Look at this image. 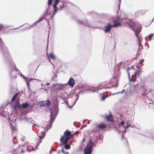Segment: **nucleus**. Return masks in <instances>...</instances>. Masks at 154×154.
Segmentation results:
<instances>
[{
	"mask_svg": "<svg viewBox=\"0 0 154 154\" xmlns=\"http://www.w3.org/2000/svg\"><path fill=\"white\" fill-rule=\"evenodd\" d=\"M71 132L68 131H66L64 133L63 135L60 139V141L62 144H65L64 147L66 149H69L70 148V146L69 145L66 144L69 140L71 137L70 135Z\"/></svg>",
	"mask_w": 154,
	"mask_h": 154,
	"instance_id": "f257e3e1",
	"label": "nucleus"
},
{
	"mask_svg": "<svg viewBox=\"0 0 154 154\" xmlns=\"http://www.w3.org/2000/svg\"><path fill=\"white\" fill-rule=\"evenodd\" d=\"M50 112L51 115L50 124L49 125H48L47 127L48 129L46 131H47V130L51 128V124L53 122L54 119V118L53 116L54 115L56 116L58 112V108H57V107H55L54 109L52 112H51V111H50Z\"/></svg>",
	"mask_w": 154,
	"mask_h": 154,
	"instance_id": "f03ea898",
	"label": "nucleus"
},
{
	"mask_svg": "<svg viewBox=\"0 0 154 154\" xmlns=\"http://www.w3.org/2000/svg\"><path fill=\"white\" fill-rule=\"evenodd\" d=\"M93 146V143L92 142H90L89 143L84 149V154H91L92 153V149Z\"/></svg>",
	"mask_w": 154,
	"mask_h": 154,
	"instance_id": "7ed1b4c3",
	"label": "nucleus"
},
{
	"mask_svg": "<svg viewBox=\"0 0 154 154\" xmlns=\"http://www.w3.org/2000/svg\"><path fill=\"white\" fill-rule=\"evenodd\" d=\"M130 28L134 31L135 35L138 38L137 34H138L141 31L140 26L139 25L138 27L137 28H136V26L134 23H132L130 26Z\"/></svg>",
	"mask_w": 154,
	"mask_h": 154,
	"instance_id": "20e7f679",
	"label": "nucleus"
},
{
	"mask_svg": "<svg viewBox=\"0 0 154 154\" xmlns=\"http://www.w3.org/2000/svg\"><path fill=\"white\" fill-rule=\"evenodd\" d=\"M66 84H62L57 83L56 84H53L52 86V88L55 87L57 91L61 90H63L65 86L66 85Z\"/></svg>",
	"mask_w": 154,
	"mask_h": 154,
	"instance_id": "39448f33",
	"label": "nucleus"
},
{
	"mask_svg": "<svg viewBox=\"0 0 154 154\" xmlns=\"http://www.w3.org/2000/svg\"><path fill=\"white\" fill-rule=\"evenodd\" d=\"M29 143V142L28 141L26 142L23 145H20L17 149L18 152L19 153H24L25 151H23V149H24L25 147L24 146H25L28 144Z\"/></svg>",
	"mask_w": 154,
	"mask_h": 154,
	"instance_id": "423d86ee",
	"label": "nucleus"
},
{
	"mask_svg": "<svg viewBox=\"0 0 154 154\" xmlns=\"http://www.w3.org/2000/svg\"><path fill=\"white\" fill-rule=\"evenodd\" d=\"M38 104L40 106H45L49 107L50 105V102L48 100L46 101H42L39 102Z\"/></svg>",
	"mask_w": 154,
	"mask_h": 154,
	"instance_id": "0eeeda50",
	"label": "nucleus"
},
{
	"mask_svg": "<svg viewBox=\"0 0 154 154\" xmlns=\"http://www.w3.org/2000/svg\"><path fill=\"white\" fill-rule=\"evenodd\" d=\"M21 120H25V121H28V122L32 124H34L35 122L34 121L32 120L31 119L28 118L25 116H22L20 117Z\"/></svg>",
	"mask_w": 154,
	"mask_h": 154,
	"instance_id": "6e6552de",
	"label": "nucleus"
},
{
	"mask_svg": "<svg viewBox=\"0 0 154 154\" xmlns=\"http://www.w3.org/2000/svg\"><path fill=\"white\" fill-rule=\"evenodd\" d=\"M113 27L112 25L109 24L105 27V29L104 30V31L106 33L108 32H110L111 28Z\"/></svg>",
	"mask_w": 154,
	"mask_h": 154,
	"instance_id": "1a4fd4ad",
	"label": "nucleus"
},
{
	"mask_svg": "<svg viewBox=\"0 0 154 154\" xmlns=\"http://www.w3.org/2000/svg\"><path fill=\"white\" fill-rule=\"evenodd\" d=\"M14 109L16 110L19 109L21 107V106L19 104V102L18 100L15 102V104L14 105Z\"/></svg>",
	"mask_w": 154,
	"mask_h": 154,
	"instance_id": "9d476101",
	"label": "nucleus"
},
{
	"mask_svg": "<svg viewBox=\"0 0 154 154\" xmlns=\"http://www.w3.org/2000/svg\"><path fill=\"white\" fill-rule=\"evenodd\" d=\"M68 83L69 86L73 87L75 84V80L73 78H71L69 80Z\"/></svg>",
	"mask_w": 154,
	"mask_h": 154,
	"instance_id": "9b49d317",
	"label": "nucleus"
},
{
	"mask_svg": "<svg viewBox=\"0 0 154 154\" xmlns=\"http://www.w3.org/2000/svg\"><path fill=\"white\" fill-rule=\"evenodd\" d=\"M106 125L103 123L98 125L97 126V128L99 129H103L106 127Z\"/></svg>",
	"mask_w": 154,
	"mask_h": 154,
	"instance_id": "f8f14e48",
	"label": "nucleus"
},
{
	"mask_svg": "<svg viewBox=\"0 0 154 154\" xmlns=\"http://www.w3.org/2000/svg\"><path fill=\"white\" fill-rule=\"evenodd\" d=\"M121 23L119 22H117L116 20L114 21V24L112 25L113 27H117L121 26Z\"/></svg>",
	"mask_w": 154,
	"mask_h": 154,
	"instance_id": "ddd939ff",
	"label": "nucleus"
},
{
	"mask_svg": "<svg viewBox=\"0 0 154 154\" xmlns=\"http://www.w3.org/2000/svg\"><path fill=\"white\" fill-rule=\"evenodd\" d=\"M106 119L109 121L112 122L113 121L112 117L111 114H110L109 115L106 116Z\"/></svg>",
	"mask_w": 154,
	"mask_h": 154,
	"instance_id": "4468645a",
	"label": "nucleus"
},
{
	"mask_svg": "<svg viewBox=\"0 0 154 154\" xmlns=\"http://www.w3.org/2000/svg\"><path fill=\"white\" fill-rule=\"evenodd\" d=\"M10 127L13 131L16 129V125L15 123H10Z\"/></svg>",
	"mask_w": 154,
	"mask_h": 154,
	"instance_id": "2eb2a0df",
	"label": "nucleus"
},
{
	"mask_svg": "<svg viewBox=\"0 0 154 154\" xmlns=\"http://www.w3.org/2000/svg\"><path fill=\"white\" fill-rule=\"evenodd\" d=\"M47 55L48 57H50L53 60L55 59V56L53 53H51L49 55L47 54Z\"/></svg>",
	"mask_w": 154,
	"mask_h": 154,
	"instance_id": "dca6fc26",
	"label": "nucleus"
},
{
	"mask_svg": "<svg viewBox=\"0 0 154 154\" xmlns=\"http://www.w3.org/2000/svg\"><path fill=\"white\" fill-rule=\"evenodd\" d=\"M127 126L125 127L124 126L125 129V131H126V129L127 128H128L130 126L131 124V123L130 121H127Z\"/></svg>",
	"mask_w": 154,
	"mask_h": 154,
	"instance_id": "f3484780",
	"label": "nucleus"
},
{
	"mask_svg": "<svg viewBox=\"0 0 154 154\" xmlns=\"http://www.w3.org/2000/svg\"><path fill=\"white\" fill-rule=\"evenodd\" d=\"M29 104L28 103H23L21 106L23 108H26L29 106Z\"/></svg>",
	"mask_w": 154,
	"mask_h": 154,
	"instance_id": "a211bd4d",
	"label": "nucleus"
},
{
	"mask_svg": "<svg viewBox=\"0 0 154 154\" xmlns=\"http://www.w3.org/2000/svg\"><path fill=\"white\" fill-rule=\"evenodd\" d=\"M53 7V14L54 15L56 13V12L57 11V6Z\"/></svg>",
	"mask_w": 154,
	"mask_h": 154,
	"instance_id": "6ab92c4d",
	"label": "nucleus"
},
{
	"mask_svg": "<svg viewBox=\"0 0 154 154\" xmlns=\"http://www.w3.org/2000/svg\"><path fill=\"white\" fill-rule=\"evenodd\" d=\"M153 34L151 33L147 37L149 38V41L151 40L153 36Z\"/></svg>",
	"mask_w": 154,
	"mask_h": 154,
	"instance_id": "aec40b11",
	"label": "nucleus"
},
{
	"mask_svg": "<svg viewBox=\"0 0 154 154\" xmlns=\"http://www.w3.org/2000/svg\"><path fill=\"white\" fill-rule=\"evenodd\" d=\"M75 97H76V99L75 100V101L73 103V106L75 104V103L76 102L78 98H79V95L76 94L75 95Z\"/></svg>",
	"mask_w": 154,
	"mask_h": 154,
	"instance_id": "412c9836",
	"label": "nucleus"
},
{
	"mask_svg": "<svg viewBox=\"0 0 154 154\" xmlns=\"http://www.w3.org/2000/svg\"><path fill=\"white\" fill-rule=\"evenodd\" d=\"M59 1V0H55V3L54 5H53V7H56Z\"/></svg>",
	"mask_w": 154,
	"mask_h": 154,
	"instance_id": "4be33fe9",
	"label": "nucleus"
},
{
	"mask_svg": "<svg viewBox=\"0 0 154 154\" xmlns=\"http://www.w3.org/2000/svg\"><path fill=\"white\" fill-rule=\"evenodd\" d=\"M18 94L17 93L13 97L11 100V101H14L15 99L17 96Z\"/></svg>",
	"mask_w": 154,
	"mask_h": 154,
	"instance_id": "5701e85b",
	"label": "nucleus"
},
{
	"mask_svg": "<svg viewBox=\"0 0 154 154\" xmlns=\"http://www.w3.org/2000/svg\"><path fill=\"white\" fill-rule=\"evenodd\" d=\"M38 22L37 21H36L34 23H33L32 25H31V26H30V27H33V26H35L36 25V24L38 23Z\"/></svg>",
	"mask_w": 154,
	"mask_h": 154,
	"instance_id": "b1692460",
	"label": "nucleus"
},
{
	"mask_svg": "<svg viewBox=\"0 0 154 154\" xmlns=\"http://www.w3.org/2000/svg\"><path fill=\"white\" fill-rule=\"evenodd\" d=\"M138 45L139 46V48H140V46L141 45V42H140L139 38H138Z\"/></svg>",
	"mask_w": 154,
	"mask_h": 154,
	"instance_id": "393cba45",
	"label": "nucleus"
},
{
	"mask_svg": "<svg viewBox=\"0 0 154 154\" xmlns=\"http://www.w3.org/2000/svg\"><path fill=\"white\" fill-rule=\"evenodd\" d=\"M52 0H48V5H50L52 3Z\"/></svg>",
	"mask_w": 154,
	"mask_h": 154,
	"instance_id": "a878e982",
	"label": "nucleus"
},
{
	"mask_svg": "<svg viewBox=\"0 0 154 154\" xmlns=\"http://www.w3.org/2000/svg\"><path fill=\"white\" fill-rule=\"evenodd\" d=\"M48 8L47 11H46L45 12H44L43 13L42 16H44V17H45L46 15L47 14V13H48Z\"/></svg>",
	"mask_w": 154,
	"mask_h": 154,
	"instance_id": "bb28decb",
	"label": "nucleus"
},
{
	"mask_svg": "<svg viewBox=\"0 0 154 154\" xmlns=\"http://www.w3.org/2000/svg\"><path fill=\"white\" fill-rule=\"evenodd\" d=\"M45 135V133L44 132H42V135L41 137V138H42L41 139H41L43 138L44 137Z\"/></svg>",
	"mask_w": 154,
	"mask_h": 154,
	"instance_id": "cd10ccee",
	"label": "nucleus"
},
{
	"mask_svg": "<svg viewBox=\"0 0 154 154\" xmlns=\"http://www.w3.org/2000/svg\"><path fill=\"white\" fill-rule=\"evenodd\" d=\"M44 16H42V17H41L38 21H37L38 23L42 21L44 19Z\"/></svg>",
	"mask_w": 154,
	"mask_h": 154,
	"instance_id": "c85d7f7f",
	"label": "nucleus"
},
{
	"mask_svg": "<svg viewBox=\"0 0 154 154\" xmlns=\"http://www.w3.org/2000/svg\"><path fill=\"white\" fill-rule=\"evenodd\" d=\"M130 69L129 68H128L127 69V72L128 73V78H129V79L130 77V73L129 72H128V70H129Z\"/></svg>",
	"mask_w": 154,
	"mask_h": 154,
	"instance_id": "c756f323",
	"label": "nucleus"
},
{
	"mask_svg": "<svg viewBox=\"0 0 154 154\" xmlns=\"http://www.w3.org/2000/svg\"><path fill=\"white\" fill-rule=\"evenodd\" d=\"M24 79L26 81V82H30L29 80V78H28L26 77V79Z\"/></svg>",
	"mask_w": 154,
	"mask_h": 154,
	"instance_id": "7c9ffc66",
	"label": "nucleus"
},
{
	"mask_svg": "<svg viewBox=\"0 0 154 154\" xmlns=\"http://www.w3.org/2000/svg\"><path fill=\"white\" fill-rule=\"evenodd\" d=\"M29 82H26V85H27V86L28 88H29V87L30 86V85H29Z\"/></svg>",
	"mask_w": 154,
	"mask_h": 154,
	"instance_id": "2f4dec72",
	"label": "nucleus"
},
{
	"mask_svg": "<svg viewBox=\"0 0 154 154\" xmlns=\"http://www.w3.org/2000/svg\"><path fill=\"white\" fill-rule=\"evenodd\" d=\"M105 98H106L104 97L101 98L100 100L102 101H103L105 100Z\"/></svg>",
	"mask_w": 154,
	"mask_h": 154,
	"instance_id": "473e14b6",
	"label": "nucleus"
},
{
	"mask_svg": "<svg viewBox=\"0 0 154 154\" xmlns=\"http://www.w3.org/2000/svg\"><path fill=\"white\" fill-rule=\"evenodd\" d=\"M21 76L22 77V78L23 79H26V77H25V76H24L22 74H20Z\"/></svg>",
	"mask_w": 154,
	"mask_h": 154,
	"instance_id": "72a5a7b5",
	"label": "nucleus"
},
{
	"mask_svg": "<svg viewBox=\"0 0 154 154\" xmlns=\"http://www.w3.org/2000/svg\"><path fill=\"white\" fill-rule=\"evenodd\" d=\"M134 75H132V79H131V81H132L133 80H134Z\"/></svg>",
	"mask_w": 154,
	"mask_h": 154,
	"instance_id": "f704fd0d",
	"label": "nucleus"
},
{
	"mask_svg": "<svg viewBox=\"0 0 154 154\" xmlns=\"http://www.w3.org/2000/svg\"><path fill=\"white\" fill-rule=\"evenodd\" d=\"M146 94V91H145L142 94V96H144Z\"/></svg>",
	"mask_w": 154,
	"mask_h": 154,
	"instance_id": "c9c22d12",
	"label": "nucleus"
},
{
	"mask_svg": "<svg viewBox=\"0 0 154 154\" xmlns=\"http://www.w3.org/2000/svg\"><path fill=\"white\" fill-rule=\"evenodd\" d=\"M64 6V4H63V5L62 6H60V10H62V8H63V7Z\"/></svg>",
	"mask_w": 154,
	"mask_h": 154,
	"instance_id": "e433bc0d",
	"label": "nucleus"
},
{
	"mask_svg": "<svg viewBox=\"0 0 154 154\" xmlns=\"http://www.w3.org/2000/svg\"><path fill=\"white\" fill-rule=\"evenodd\" d=\"M124 123V121H122L120 123V125H123Z\"/></svg>",
	"mask_w": 154,
	"mask_h": 154,
	"instance_id": "4c0bfd02",
	"label": "nucleus"
},
{
	"mask_svg": "<svg viewBox=\"0 0 154 154\" xmlns=\"http://www.w3.org/2000/svg\"><path fill=\"white\" fill-rule=\"evenodd\" d=\"M78 22L79 23H80V24H81L82 23V22L80 21H78Z\"/></svg>",
	"mask_w": 154,
	"mask_h": 154,
	"instance_id": "58836bf2",
	"label": "nucleus"
},
{
	"mask_svg": "<svg viewBox=\"0 0 154 154\" xmlns=\"http://www.w3.org/2000/svg\"><path fill=\"white\" fill-rule=\"evenodd\" d=\"M33 79H34V80H36V79H29V80H30V81H31L32 80H33Z\"/></svg>",
	"mask_w": 154,
	"mask_h": 154,
	"instance_id": "ea45409f",
	"label": "nucleus"
},
{
	"mask_svg": "<svg viewBox=\"0 0 154 154\" xmlns=\"http://www.w3.org/2000/svg\"><path fill=\"white\" fill-rule=\"evenodd\" d=\"M91 91L94 92H95L96 91L95 90H93Z\"/></svg>",
	"mask_w": 154,
	"mask_h": 154,
	"instance_id": "a19ab883",
	"label": "nucleus"
},
{
	"mask_svg": "<svg viewBox=\"0 0 154 154\" xmlns=\"http://www.w3.org/2000/svg\"><path fill=\"white\" fill-rule=\"evenodd\" d=\"M39 143H38L36 146H35V149H36L37 148V147L39 145Z\"/></svg>",
	"mask_w": 154,
	"mask_h": 154,
	"instance_id": "79ce46f5",
	"label": "nucleus"
},
{
	"mask_svg": "<svg viewBox=\"0 0 154 154\" xmlns=\"http://www.w3.org/2000/svg\"><path fill=\"white\" fill-rule=\"evenodd\" d=\"M119 93V92H117V93H114V94H112V95H114L116 94H118V93Z\"/></svg>",
	"mask_w": 154,
	"mask_h": 154,
	"instance_id": "37998d69",
	"label": "nucleus"
},
{
	"mask_svg": "<svg viewBox=\"0 0 154 154\" xmlns=\"http://www.w3.org/2000/svg\"><path fill=\"white\" fill-rule=\"evenodd\" d=\"M3 26L2 25L0 24V29H1L2 27Z\"/></svg>",
	"mask_w": 154,
	"mask_h": 154,
	"instance_id": "c03bdc74",
	"label": "nucleus"
},
{
	"mask_svg": "<svg viewBox=\"0 0 154 154\" xmlns=\"http://www.w3.org/2000/svg\"><path fill=\"white\" fill-rule=\"evenodd\" d=\"M144 60H141V63H142L143 62Z\"/></svg>",
	"mask_w": 154,
	"mask_h": 154,
	"instance_id": "a18cd8bd",
	"label": "nucleus"
},
{
	"mask_svg": "<svg viewBox=\"0 0 154 154\" xmlns=\"http://www.w3.org/2000/svg\"><path fill=\"white\" fill-rule=\"evenodd\" d=\"M48 61L51 63L52 64V63L51 61V60L49 58L48 59Z\"/></svg>",
	"mask_w": 154,
	"mask_h": 154,
	"instance_id": "49530a36",
	"label": "nucleus"
},
{
	"mask_svg": "<svg viewBox=\"0 0 154 154\" xmlns=\"http://www.w3.org/2000/svg\"><path fill=\"white\" fill-rule=\"evenodd\" d=\"M46 85H50V83H48L46 84Z\"/></svg>",
	"mask_w": 154,
	"mask_h": 154,
	"instance_id": "de8ad7c7",
	"label": "nucleus"
},
{
	"mask_svg": "<svg viewBox=\"0 0 154 154\" xmlns=\"http://www.w3.org/2000/svg\"><path fill=\"white\" fill-rule=\"evenodd\" d=\"M119 2H120H120L121 1V0H119ZM120 4V3L119 4V5ZM120 5L119 6V8Z\"/></svg>",
	"mask_w": 154,
	"mask_h": 154,
	"instance_id": "09e8293b",
	"label": "nucleus"
},
{
	"mask_svg": "<svg viewBox=\"0 0 154 154\" xmlns=\"http://www.w3.org/2000/svg\"><path fill=\"white\" fill-rule=\"evenodd\" d=\"M55 76H57V75L56 74H55L54 75V77Z\"/></svg>",
	"mask_w": 154,
	"mask_h": 154,
	"instance_id": "8fccbe9b",
	"label": "nucleus"
},
{
	"mask_svg": "<svg viewBox=\"0 0 154 154\" xmlns=\"http://www.w3.org/2000/svg\"><path fill=\"white\" fill-rule=\"evenodd\" d=\"M90 122H89H89L87 123V124H90Z\"/></svg>",
	"mask_w": 154,
	"mask_h": 154,
	"instance_id": "3c124183",
	"label": "nucleus"
},
{
	"mask_svg": "<svg viewBox=\"0 0 154 154\" xmlns=\"http://www.w3.org/2000/svg\"><path fill=\"white\" fill-rule=\"evenodd\" d=\"M65 154H69L67 152L65 153Z\"/></svg>",
	"mask_w": 154,
	"mask_h": 154,
	"instance_id": "603ef678",
	"label": "nucleus"
},
{
	"mask_svg": "<svg viewBox=\"0 0 154 154\" xmlns=\"http://www.w3.org/2000/svg\"><path fill=\"white\" fill-rule=\"evenodd\" d=\"M41 85L42 86H43V85H43V84L42 83H41Z\"/></svg>",
	"mask_w": 154,
	"mask_h": 154,
	"instance_id": "864d4df0",
	"label": "nucleus"
},
{
	"mask_svg": "<svg viewBox=\"0 0 154 154\" xmlns=\"http://www.w3.org/2000/svg\"><path fill=\"white\" fill-rule=\"evenodd\" d=\"M77 133V134H78V133H79V132H76Z\"/></svg>",
	"mask_w": 154,
	"mask_h": 154,
	"instance_id": "5fc2aeb1",
	"label": "nucleus"
},
{
	"mask_svg": "<svg viewBox=\"0 0 154 154\" xmlns=\"http://www.w3.org/2000/svg\"><path fill=\"white\" fill-rule=\"evenodd\" d=\"M54 14H53L52 15V17H53V16H54Z\"/></svg>",
	"mask_w": 154,
	"mask_h": 154,
	"instance_id": "6e6d98bb",
	"label": "nucleus"
},
{
	"mask_svg": "<svg viewBox=\"0 0 154 154\" xmlns=\"http://www.w3.org/2000/svg\"><path fill=\"white\" fill-rule=\"evenodd\" d=\"M32 150H34V149L33 148H32Z\"/></svg>",
	"mask_w": 154,
	"mask_h": 154,
	"instance_id": "4d7b16f0",
	"label": "nucleus"
},
{
	"mask_svg": "<svg viewBox=\"0 0 154 154\" xmlns=\"http://www.w3.org/2000/svg\"><path fill=\"white\" fill-rule=\"evenodd\" d=\"M41 141L40 140L39 142V143H41Z\"/></svg>",
	"mask_w": 154,
	"mask_h": 154,
	"instance_id": "13d9d810",
	"label": "nucleus"
},
{
	"mask_svg": "<svg viewBox=\"0 0 154 154\" xmlns=\"http://www.w3.org/2000/svg\"><path fill=\"white\" fill-rule=\"evenodd\" d=\"M122 137H123V135H122Z\"/></svg>",
	"mask_w": 154,
	"mask_h": 154,
	"instance_id": "bf43d9fd",
	"label": "nucleus"
},
{
	"mask_svg": "<svg viewBox=\"0 0 154 154\" xmlns=\"http://www.w3.org/2000/svg\"><path fill=\"white\" fill-rule=\"evenodd\" d=\"M62 152H63V150H62Z\"/></svg>",
	"mask_w": 154,
	"mask_h": 154,
	"instance_id": "052dcab7",
	"label": "nucleus"
},
{
	"mask_svg": "<svg viewBox=\"0 0 154 154\" xmlns=\"http://www.w3.org/2000/svg\"><path fill=\"white\" fill-rule=\"evenodd\" d=\"M135 75H136V72H135Z\"/></svg>",
	"mask_w": 154,
	"mask_h": 154,
	"instance_id": "680f3d73",
	"label": "nucleus"
},
{
	"mask_svg": "<svg viewBox=\"0 0 154 154\" xmlns=\"http://www.w3.org/2000/svg\"><path fill=\"white\" fill-rule=\"evenodd\" d=\"M1 40V38H0V41Z\"/></svg>",
	"mask_w": 154,
	"mask_h": 154,
	"instance_id": "e2e57ef3",
	"label": "nucleus"
},
{
	"mask_svg": "<svg viewBox=\"0 0 154 154\" xmlns=\"http://www.w3.org/2000/svg\"><path fill=\"white\" fill-rule=\"evenodd\" d=\"M15 138H16V137H14V139H15Z\"/></svg>",
	"mask_w": 154,
	"mask_h": 154,
	"instance_id": "0e129e2a",
	"label": "nucleus"
},
{
	"mask_svg": "<svg viewBox=\"0 0 154 154\" xmlns=\"http://www.w3.org/2000/svg\"><path fill=\"white\" fill-rule=\"evenodd\" d=\"M117 131H119V129H118L117 130Z\"/></svg>",
	"mask_w": 154,
	"mask_h": 154,
	"instance_id": "69168bd1",
	"label": "nucleus"
},
{
	"mask_svg": "<svg viewBox=\"0 0 154 154\" xmlns=\"http://www.w3.org/2000/svg\"><path fill=\"white\" fill-rule=\"evenodd\" d=\"M143 87V86H141L142 87Z\"/></svg>",
	"mask_w": 154,
	"mask_h": 154,
	"instance_id": "338daca9",
	"label": "nucleus"
},
{
	"mask_svg": "<svg viewBox=\"0 0 154 154\" xmlns=\"http://www.w3.org/2000/svg\"><path fill=\"white\" fill-rule=\"evenodd\" d=\"M86 126V125H85V126Z\"/></svg>",
	"mask_w": 154,
	"mask_h": 154,
	"instance_id": "774afa93",
	"label": "nucleus"
}]
</instances>
